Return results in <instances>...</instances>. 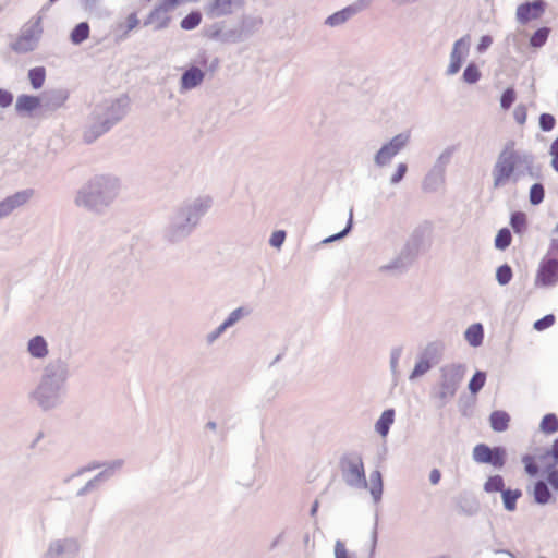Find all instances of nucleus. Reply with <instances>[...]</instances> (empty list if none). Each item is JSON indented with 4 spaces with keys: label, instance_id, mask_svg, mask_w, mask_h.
<instances>
[{
    "label": "nucleus",
    "instance_id": "f257e3e1",
    "mask_svg": "<svg viewBox=\"0 0 558 558\" xmlns=\"http://www.w3.org/2000/svg\"><path fill=\"white\" fill-rule=\"evenodd\" d=\"M523 162H525V158L515 148V142H507L493 169L494 187H500L508 183L517 168Z\"/></svg>",
    "mask_w": 558,
    "mask_h": 558
},
{
    "label": "nucleus",
    "instance_id": "f03ea898",
    "mask_svg": "<svg viewBox=\"0 0 558 558\" xmlns=\"http://www.w3.org/2000/svg\"><path fill=\"white\" fill-rule=\"evenodd\" d=\"M341 472L350 486L366 487V477L362 458L356 454H348L341 459Z\"/></svg>",
    "mask_w": 558,
    "mask_h": 558
},
{
    "label": "nucleus",
    "instance_id": "7ed1b4c3",
    "mask_svg": "<svg viewBox=\"0 0 558 558\" xmlns=\"http://www.w3.org/2000/svg\"><path fill=\"white\" fill-rule=\"evenodd\" d=\"M472 454L475 462L490 464L497 469H501L506 463L507 453L502 447L490 448L485 444H478Z\"/></svg>",
    "mask_w": 558,
    "mask_h": 558
},
{
    "label": "nucleus",
    "instance_id": "20e7f679",
    "mask_svg": "<svg viewBox=\"0 0 558 558\" xmlns=\"http://www.w3.org/2000/svg\"><path fill=\"white\" fill-rule=\"evenodd\" d=\"M546 9V3L543 0H534L533 2H525L518 5L515 17L519 23L527 24L531 21L542 17Z\"/></svg>",
    "mask_w": 558,
    "mask_h": 558
},
{
    "label": "nucleus",
    "instance_id": "39448f33",
    "mask_svg": "<svg viewBox=\"0 0 558 558\" xmlns=\"http://www.w3.org/2000/svg\"><path fill=\"white\" fill-rule=\"evenodd\" d=\"M408 135L398 134L388 144L384 145L376 155V162L380 166L386 165L396 156L407 144Z\"/></svg>",
    "mask_w": 558,
    "mask_h": 558
},
{
    "label": "nucleus",
    "instance_id": "423d86ee",
    "mask_svg": "<svg viewBox=\"0 0 558 558\" xmlns=\"http://www.w3.org/2000/svg\"><path fill=\"white\" fill-rule=\"evenodd\" d=\"M537 282L542 286H551L558 280V262L548 259L544 262L537 272Z\"/></svg>",
    "mask_w": 558,
    "mask_h": 558
},
{
    "label": "nucleus",
    "instance_id": "0eeeda50",
    "mask_svg": "<svg viewBox=\"0 0 558 558\" xmlns=\"http://www.w3.org/2000/svg\"><path fill=\"white\" fill-rule=\"evenodd\" d=\"M33 192L31 190L28 191H22L17 192L14 195L5 198L3 202L0 203V218L9 215L12 210H14L16 207L25 204L32 196Z\"/></svg>",
    "mask_w": 558,
    "mask_h": 558
},
{
    "label": "nucleus",
    "instance_id": "6e6552de",
    "mask_svg": "<svg viewBox=\"0 0 558 558\" xmlns=\"http://www.w3.org/2000/svg\"><path fill=\"white\" fill-rule=\"evenodd\" d=\"M242 4L243 0H214L208 12L215 16L229 15L233 13L234 8Z\"/></svg>",
    "mask_w": 558,
    "mask_h": 558
},
{
    "label": "nucleus",
    "instance_id": "1a4fd4ad",
    "mask_svg": "<svg viewBox=\"0 0 558 558\" xmlns=\"http://www.w3.org/2000/svg\"><path fill=\"white\" fill-rule=\"evenodd\" d=\"M204 80V73L198 68L189 69L181 78V85L184 89L196 87Z\"/></svg>",
    "mask_w": 558,
    "mask_h": 558
},
{
    "label": "nucleus",
    "instance_id": "9d476101",
    "mask_svg": "<svg viewBox=\"0 0 558 558\" xmlns=\"http://www.w3.org/2000/svg\"><path fill=\"white\" fill-rule=\"evenodd\" d=\"M490 426L495 432H505L510 422V416L505 411H494L489 416Z\"/></svg>",
    "mask_w": 558,
    "mask_h": 558
},
{
    "label": "nucleus",
    "instance_id": "9b49d317",
    "mask_svg": "<svg viewBox=\"0 0 558 558\" xmlns=\"http://www.w3.org/2000/svg\"><path fill=\"white\" fill-rule=\"evenodd\" d=\"M15 106L20 112H31L40 106V99L36 96L22 95L17 98Z\"/></svg>",
    "mask_w": 558,
    "mask_h": 558
},
{
    "label": "nucleus",
    "instance_id": "f8f14e48",
    "mask_svg": "<svg viewBox=\"0 0 558 558\" xmlns=\"http://www.w3.org/2000/svg\"><path fill=\"white\" fill-rule=\"evenodd\" d=\"M357 12V9L354 7H347L341 11H338L330 15L326 20V24L329 26H338L342 23H344L347 20H349L352 15H354Z\"/></svg>",
    "mask_w": 558,
    "mask_h": 558
},
{
    "label": "nucleus",
    "instance_id": "ddd939ff",
    "mask_svg": "<svg viewBox=\"0 0 558 558\" xmlns=\"http://www.w3.org/2000/svg\"><path fill=\"white\" fill-rule=\"evenodd\" d=\"M462 45H464L463 39H460L454 44V47L450 56V64L448 68L449 74H456L461 68L463 56L462 52L460 51V47Z\"/></svg>",
    "mask_w": 558,
    "mask_h": 558
},
{
    "label": "nucleus",
    "instance_id": "4468645a",
    "mask_svg": "<svg viewBox=\"0 0 558 558\" xmlns=\"http://www.w3.org/2000/svg\"><path fill=\"white\" fill-rule=\"evenodd\" d=\"M395 420V411L389 409L383 412L379 420L376 423V430L378 434H380L383 437L387 436L390 425L393 423Z\"/></svg>",
    "mask_w": 558,
    "mask_h": 558
},
{
    "label": "nucleus",
    "instance_id": "2eb2a0df",
    "mask_svg": "<svg viewBox=\"0 0 558 558\" xmlns=\"http://www.w3.org/2000/svg\"><path fill=\"white\" fill-rule=\"evenodd\" d=\"M28 352L34 357L46 356L48 353V350H47V343H46L45 339L40 336H36L33 339H31L28 342Z\"/></svg>",
    "mask_w": 558,
    "mask_h": 558
},
{
    "label": "nucleus",
    "instance_id": "dca6fc26",
    "mask_svg": "<svg viewBox=\"0 0 558 558\" xmlns=\"http://www.w3.org/2000/svg\"><path fill=\"white\" fill-rule=\"evenodd\" d=\"M483 337L484 331L481 324H473L465 331V339L472 347L481 345Z\"/></svg>",
    "mask_w": 558,
    "mask_h": 558
},
{
    "label": "nucleus",
    "instance_id": "f3484780",
    "mask_svg": "<svg viewBox=\"0 0 558 558\" xmlns=\"http://www.w3.org/2000/svg\"><path fill=\"white\" fill-rule=\"evenodd\" d=\"M502 501L505 508L509 511H513L517 507V500L521 497L522 493L520 489H504Z\"/></svg>",
    "mask_w": 558,
    "mask_h": 558
},
{
    "label": "nucleus",
    "instance_id": "a211bd4d",
    "mask_svg": "<svg viewBox=\"0 0 558 558\" xmlns=\"http://www.w3.org/2000/svg\"><path fill=\"white\" fill-rule=\"evenodd\" d=\"M89 36V25L86 22L77 24L71 33V40L81 44Z\"/></svg>",
    "mask_w": 558,
    "mask_h": 558
},
{
    "label": "nucleus",
    "instance_id": "6ab92c4d",
    "mask_svg": "<svg viewBox=\"0 0 558 558\" xmlns=\"http://www.w3.org/2000/svg\"><path fill=\"white\" fill-rule=\"evenodd\" d=\"M185 0H163L157 8L151 11V19L158 17L161 13H169Z\"/></svg>",
    "mask_w": 558,
    "mask_h": 558
},
{
    "label": "nucleus",
    "instance_id": "aec40b11",
    "mask_svg": "<svg viewBox=\"0 0 558 558\" xmlns=\"http://www.w3.org/2000/svg\"><path fill=\"white\" fill-rule=\"evenodd\" d=\"M550 28L541 27L530 38V45L534 48L544 46L548 39Z\"/></svg>",
    "mask_w": 558,
    "mask_h": 558
},
{
    "label": "nucleus",
    "instance_id": "412c9836",
    "mask_svg": "<svg viewBox=\"0 0 558 558\" xmlns=\"http://www.w3.org/2000/svg\"><path fill=\"white\" fill-rule=\"evenodd\" d=\"M28 77H29L32 86L35 89L40 88L44 85L45 78H46L45 69L41 66H38V68H34V69L29 70Z\"/></svg>",
    "mask_w": 558,
    "mask_h": 558
},
{
    "label": "nucleus",
    "instance_id": "4be33fe9",
    "mask_svg": "<svg viewBox=\"0 0 558 558\" xmlns=\"http://www.w3.org/2000/svg\"><path fill=\"white\" fill-rule=\"evenodd\" d=\"M534 498L538 504H546L550 499V492L544 482H537L534 486Z\"/></svg>",
    "mask_w": 558,
    "mask_h": 558
},
{
    "label": "nucleus",
    "instance_id": "5701e85b",
    "mask_svg": "<svg viewBox=\"0 0 558 558\" xmlns=\"http://www.w3.org/2000/svg\"><path fill=\"white\" fill-rule=\"evenodd\" d=\"M541 428L544 433L553 434L558 430V418L555 414H546L542 422Z\"/></svg>",
    "mask_w": 558,
    "mask_h": 558
},
{
    "label": "nucleus",
    "instance_id": "b1692460",
    "mask_svg": "<svg viewBox=\"0 0 558 558\" xmlns=\"http://www.w3.org/2000/svg\"><path fill=\"white\" fill-rule=\"evenodd\" d=\"M504 480L500 475H494L488 477V480L485 482L484 489L487 493H496V492H502L504 490Z\"/></svg>",
    "mask_w": 558,
    "mask_h": 558
},
{
    "label": "nucleus",
    "instance_id": "393cba45",
    "mask_svg": "<svg viewBox=\"0 0 558 558\" xmlns=\"http://www.w3.org/2000/svg\"><path fill=\"white\" fill-rule=\"evenodd\" d=\"M202 22V15L199 12H191L181 21V27L190 31L198 26Z\"/></svg>",
    "mask_w": 558,
    "mask_h": 558
},
{
    "label": "nucleus",
    "instance_id": "a878e982",
    "mask_svg": "<svg viewBox=\"0 0 558 558\" xmlns=\"http://www.w3.org/2000/svg\"><path fill=\"white\" fill-rule=\"evenodd\" d=\"M512 236L510 231L507 228H504L498 231L495 238V246L499 250L507 248L511 243Z\"/></svg>",
    "mask_w": 558,
    "mask_h": 558
},
{
    "label": "nucleus",
    "instance_id": "bb28decb",
    "mask_svg": "<svg viewBox=\"0 0 558 558\" xmlns=\"http://www.w3.org/2000/svg\"><path fill=\"white\" fill-rule=\"evenodd\" d=\"M371 493L374 496V498L377 500L379 499L381 492H383V482H381V474L379 471H374L371 473Z\"/></svg>",
    "mask_w": 558,
    "mask_h": 558
},
{
    "label": "nucleus",
    "instance_id": "cd10ccee",
    "mask_svg": "<svg viewBox=\"0 0 558 558\" xmlns=\"http://www.w3.org/2000/svg\"><path fill=\"white\" fill-rule=\"evenodd\" d=\"M486 381V374L484 372H476L469 383V389L472 393H477Z\"/></svg>",
    "mask_w": 558,
    "mask_h": 558
},
{
    "label": "nucleus",
    "instance_id": "c85d7f7f",
    "mask_svg": "<svg viewBox=\"0 0 558 558\" xmlns=\"http://www.w3.org/2000/svg\"><path fill=\"white\" fill-rule=\"evenodd\" d=\"M511 227L518 233L522 232L526 227V216L524 213L517 211L511 215Z\"/></svg>",
    "mask_w": 558,
    "mask_h": 558
},
{
    "label": "nucleus",
    "instance_id": "c756f323",
    "mask_svg": "<svg viewBox=\"0 0 558 558\" xmlns=\"http://www.w3.org/2000/svg\"><path fill=\"white\" fill-rule=\"evenodd\" d=\"M481 78V72L474 63H470L463 73V80L469 84H474Z\"/></svg>",
    "mask_w": 558,
    "mask_h": 558
},
{
    "label": "nucleus",
    "instance_id": "7c9ffc66",
    "mask_svg": "<svg viewBox=\"0 0 558 558\" xmlns=\"http://www.w3.org/2000/svg\"><path fill=\"white\" fill-rule=\"evenodd\" d=\"M544 199V187L542 184H533L530 190V201L532 204L537 205Z\"/></svg>",
    "mask_w": 558,
    "mask_h": 558
},
{
    "label": "nucleus",
    "instance_id": "2f4dec72",
    "mask_svg": "<svg viewBox=\"0 0 558 558\" xmlns=\"http://www.w3.org/2000/svg\"><path fill=\"white\" fill-rule=\"evenodd\" d=\"M497 280L500 284H507L512 278V270L510 266L502 265L497 269L496 272Z\"/></svg>",
    "mask_w": 558,
    "mask_h": 558
},
{
    "label": "nucleus",
    "instance_id": "473e14b6",
    "mask_svg": "<svg viewBox=\"0 0 558 558\" xmlns=\"http://www.w3.org/2000/svg\"><path fill=\"white\" fill-rule=\"evenodd\" d=\"M556 120L550 113H542L539 117V126L543 131L548 132L555 128Z\"/></svg>",
    "mask_w": 558,
    "mask_h": 558
},
{
    "label": "nucleus",
    "instance_id": "72a5a7b5",
    "mask_svg": "<svg viewBox=\"0 0 558 558\" xmlns=\"http://www.w3.org/2000/svg\"><path fill=\"white\" fill-rule=\"evenodd\" d=\"M515 100V92L513 88H507L501 95L500 105L507 110L509 109Z\"/></svg>",
    "mask_w": 558,
    "mask_h": 558
},
{
    "label": "nucleus",
    "instance_id": "f704fd0d",
    "mask_svg": "<svg viewBox=\"0 0 558 558\" xmlns=\"http://www.w3.org/2000/svg\"><path fill=\"white\" fill-rule=\"evenodd\" d=\"M170 16L168 15V13H161V15H159L158 17H155V19H151V13L149 14L148 16V21L147 23H155L156 24V28L158 29H161V28H165L168 26L169 22H170Z\"/></svg>",
    "mask_w": 558,
    "mask_h": 558
},
{
    "label": "nucleus",
    "instance_id": "c9c22d12",
    "mask_svg": "<svg viewBox=\"0 0 558 558\" xmlns=\"http://www.w3.org/2000/svg\"><path fill=\"white\" fill-rule=\"evenodd\" d=\"M554 323H555V316L549 314V315H546L545 317L536 320L534 324V328L538 331H542V330L553 326Z\"/></svg>",
    "mask_w": 558,
    "mask_h": 558
},
{
    "label": "nucleus",
    "instance_id": "e433bc0d",
    "mask_svg": "<svg viewBox=\"0 0 558 558\" xmlns=\"http://www.w3.org/2000/svg\"><path fill=\"white\" fill-rule=\"evenodd\" d=\"M549 155L551 157L550 165L558 172V136L550 145Z\"/></svg>",
    "mask_w": 558,
    "mask_h": 558
},
{
    "label": "nucleus",
    "instance_id": "4c0bfd02",
    "mask_svg": "<svg viewBox=\"0 0 558 558\" xmlns=\"http://www.w3.org/2000/svg\"><path fill=\"white\" fill-rule=\"evenodd\" d=\"M242 315V310L241 308H238L235 311H233L230 316L228 317V319L218 328V332H221L222 330H225L227 327L233 325Z\"/></svg>",
    "mask_w": 558,
    "mask_h": 558
},
{
    "label": "nucleus",
    "instance_id": "58836bf2",
    "mask_svg": "<svg viewBox=\"0 0 558 558\" xmlns=\"http://www.w3.org/2000/svg\"><path fill=\"white\" fill-rule=\"evenodd\" d=\"M523 463L525 465V471L530 475H536L537 474L538 468H537L533 457H531V456L523 457Z\"/></svg>",
    "mask_w": 558,
    "mask_h": 558
},
{
    "label": "nucleus",
    "instance_id": "ea45409f",
    "mask_svg": "<svg viewBox=\"0 0 558 558\" xmlns=\"http://www.w3.org/2000/svg\"><path fill=\"white\" fill-rule=\"evenodd\" d=\"M513 116H514L515 121L519 124H521V125L524 124L527 119V111H526L525 106H523V105L518 106L513 111Z\"/></svg>",
    "mask_w": 558,
    "mask_h": 558
},
{
    "label": "nucleus",
    "instance_id": "a19ab883",
    "mask_svg": "<svg viewBox=\"0 0 558 558\" xmlns=\"http://www.w3.org/2000/svg\"><path fill=\"white\" fill-rule=\"evenodd\" d=\"M429 367H430V365H429L428 361L418 362L412 372V377H417V376L423 375L424 373H426L429 369Z\"/></svg>",
    "mask_w": 558,
    "mask_h": 558
},
{
    "label": "nucleus",
    "instance_id": "79ce46f5",
    "mask_svg": "<svg viewBox=\"0 0 558 558\" xmlns=\"http://www.w3.org/2000/svg\"><path fill=\"white\" fill-rule=\"evenodd\" d=\"M286 239L284 231H276L270 238V244L275 247H280Z\"/></svg>",
    "mask_w": 558,
    "mask_h": 558
},
{
    "label": "nucleus",
    "instance_id": "37998d69",
    "mask_svg": "<svg viewBox=\"0 0 558 558\" xmlns=\"http://www.w3.org/2000/svg\"><path fill=\"white\" fill-rule=\"evenodd\" d=\"M407 170H408V167L405 163H399L395 174L391 177V182L398 183L399 181H401L402 178L404 177Z\"/></svg>",
    "mask_w": 558,
    "mask_h": 558
},
{
    "label": "nucleus",
    "instance_id": "c03bdc74",
    "mask_svg": "<svg viewBox=\"0 0 558 558\" xmlns=\"http://www.w3.org/2000/svg\"><path fill=\"white\" fill-rule=\"evenodd\" d=\"M13 101V96L11 93L4 89H0V107L5 108L9 107Z\"/></svg>",
    "mask_w": 558,
    "mask_h": 558
},
{
    "label": "nucleus",
    "instance_id": "a18cd8bd",
    "mask_svg": "<svg viewBox=\"0 0 558 558\" xmlns=\"http://www.w3.org/2000/svg\"><path fill=\"white\" fill-rule=\"evenodd\" d=\"M26 44L31 45V41L26 38H21L14 44L13 49L17 52H23L32 49V47H27Z\"/></svg>",
    "mask_w": 558,
    "mask_h": 558
},
{
    "label": "nucleus",
    "instance_id": "49530a36",
    "mask_svg": "<svg viewBox=\"0 0 558 558\" xmlns=\"http://www.w3.org/2000/svg\"><path fill=\"white\" fill-rule=\"evenodd\" d=\"M493 43V39L490 36H483L477 45L478 52L485 51Z\"/></svg>",
    "mask_w": 558,
    "mask_h": 558
},
{
    "label": "nucleus",
    "instance_id": "de8ad7c7",
    "mask_svg": "<svg viewBox=\"0 0 558 558\" xmlns=\"http://www.w3.org/2000/svg\"><path fill=\"white\" fill-rule=\"evenodd\" d=\"M548 482L550 483V485L558 489V470L554 469V470H550L549 473H548Z\"/></svg>",
    "mask_w": 558,
    "mask_h": 558
},
{
    "label": "nucleus",
    "instance_id": "09e8293b",
    "mask_svg": "<svg viewBox=\"0 0 558 558\" xmlns=\"http://www.w3.org/2000/svg\"><path fill=\"white\" fill-rule=\"evenodd\" d=\"M140 21L135 13H132L126 19L128 31L135 28L138 25Z\"/></svg>",
    "mask_w": 558,
    "mask_h": 558
},
{
    "label": "nucleus",
    "instance_id": "8fccbe9b",
    "mask_svg": "<svg viewBox=\"0 0 558 558\" xmlns=\"http://www.w3.org/2000/svg\"><path fill=\"white\" fill-rule=\"evenodd\" d=\"M441 478V474H440V471L438 469H434L432 470L430 474H429V481L433 485H436L439 483Z\"/></svg>",
    "mask_w": 558,
    "mask_h": 558
},
{
    "label": "nucleus",
    "instance_id": "3c124183",
    "mask_svg": "<svg viewBox=\"0 0 558 558\" xmlns=\"http://www.w3.org/2000/svg\"><path fill=\"white\" fill-rule=\"evenodd\" d=\"M551 454L558 460V439H556L551 446Z\"/></svg>",
    "mask_w": 558,
    "mask_h": 558
},
{
    "label": "nucleus",
    "instance_id": "603ef678",
    "mask_svg": "<svg viewBox=\"0 0 558 558\" xmlns=\"http://www.w3.org/2000/svg\"><path fill=\"white\" fill-rule=\"evenodd\" d=\"M85 137H86V141H88V142L92 141L93 138H95V136H92V135H88V134H86Z\"/></svg>",
    "mask_w": 558,
    "mask_h": 558
},
{
    "label": "nucleus",
    "instance_id": "864d4df0",
    "mask_svg": "<svg viewBox=\"0 0 558 558\" xmlns=\"http://www.w3.org/2000/svg\"><path fill=\"white\" fill-rule=\"evenodd\" d=\"M345 232H347V230H344L343 232L339 233L336 238L342 236Z\"/></svg>",
    "mask_w": 558,
    "mask_h": 558
}]
</instances>
